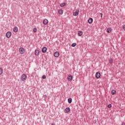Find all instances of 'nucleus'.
I'll return each mask as SVG.
<instances>
[{"label":"nucleus","instance_id":"obj_2","mask_svg":"<svg viewBox=\"0 0 125 125\" xmlns=\"http://www.w3.org/2000/svg\"><path fill=\"white\" fill-rule=\"evenodd\" d=\"M21 80L22 81V82H25L27 80V76L25 74H23L21 76Z\"/></svg>","mask_w":125,"mask_h":125},{"label":"nucleus","instance_id":"obj_5","mask_svg":"<svg viewBox=\"0 0 125 125\" xmlns=\"http://www.w3.org/2000/svg\"><path fill=\"white\" fill-rule=\"evenodd\" d=\"M43 24H44V25H47L48 24V20H47L46 19H45L43 21Z\"/></svg>","mask_w":125,"mask_h":125},{"label":"nucleus","instance_id":"obj_1","mask_svg":"<svg viewBox=\"0 0 125 125\" xmlns=\"http://www.w3.org/2000/svg\"><path fill=\"white\" fill-rule=\"evenodd\" d=\"M79 13H80V10L77 9L73 11V16H78L79 15Z\"/></svg>","mask_w":125,"mask_h":125},{"label":"nucleus","instance_id":"obj_25","mask_svg":"<svg viewBox=\"0 0 125 125\" xmlns=\"http://www.w3.org/2000/svg\"><path fill=\"white\" fill-rule=\"evenodd\" d=\"M112 107V104H109L107 105V108H111Z\"/></svg>","mask_w":125,"mask_h":125},{"label":"nucleus","instance_id":"obj_9","mask_svg":"<svg viewBox=\"0 0 125 125\" xmlns=\"http://www.w3.org/2000/svg\"><path fill=\"white\" fill-rule=\"evenodd\" d=\"M13 32H14L15 33H17V32H18V27H17V26H15L14 27Z\"/></svg>","mask_w":125,"mask_h":125},{"label":"nucleus","instance_id":"obj_29","mask_svg":"<svg viewBox=\"0 0 125 125\" xmlns=\"http://www.w3.org/2000/svg\"><path fill=\"white\" fill-rule=\"evenodd\" d=\"M51 125H55V124H52Z\"/></svg>","mask_w":125,"mask_h":125},{"label":"nucleus","instance_id":"obj_17","mask_svg":"<svg viewBox=\"0 0 125 125\" xmlns=\"http://www.w3.org/2000/svg\"><path fill=\"white\" fill-rule=\"evenodd\" d=\"M59 14H60L61 15H62V14H63V10H60L58 11Z\"/></svg>","mask_w":125,"mask_h":125},{"label":"nucleus","instance_id":"obj_20","mask_svg":"<svg viewBox=\"0 0 125 125\" xmlns=\"http://www.w3.org/2000/svg\"><path fill=\"white\" fill-rule=\"evenodd\" d=\"M109 62L110 64H112L113 63V59H109Z\"/></svg>","mask_w":125,"mask_h":125},{"label":"nucleus","instance_id":"obj_10","mask_svg":"<svg viewBox=\"0 0 125 125\" xmlns=\"http://www.w3.org/2000/svg\"><path fill=\"white\" fill-rule=\"evenodd\" d=\"M35 55L38 56L40 55V50H35Z\"/></svg>","mask_w":125,"mask_h":125},{"label":"nucleus","instance_id":"obj_14","mask_svg":"<svg viewBox=\"0 0 125 125\" xmlns=\"http://www.w3.org/2000/svg\"><path fill=\"white\" fill-rule=\"evenodd\" d=\"M78 36H79L80 37L83 36V31H79L78 32Z\"/></svg>","mask_w":125,"mask_h":125},{"label":"nucleus","instance_id":"obj_6","mask_svg":"<svg viewBox=\"0 0 125 125\" xmlns=\"http://www.w3.org/2000/svg\"><path fill=\"white\" fill-rule=\"evenodd\" d=\"M100 77H101V74H100V73L99 72H97L96 73V78H97V79H99Z\"/></svg>","mask_w":125,"mask_h":125},{"label":"nucleus","instance_id":"obj_27","mask_svg":"<svg viewBox=\"0 0 125 125\" xmlns=\"http://www.w3.org/2000/svg\"><path fill=\"white\" fill-rule=\"evenodd\" d=\"M123 29L124 30V31H125V25H124L123 26Z\"/></svg>","mask_w":125,"mask_h":125},{"label":"nucleus","instance_id":"obj_18","mask_svg":"<svg viewBox=\"0 0 125 125\" xmlns=\"http://www.w3.org/2000/svg\"><path fill=\"white\" fill-rule=\"evenodd\" d=\"M68 102L69 103V104H71V103H72V98H69L68 99Z\"/></svg>","mask_w":125,"mask_h":125},{"label":"nucleus","instance_id":"obj_26","mask_svg":"<svg viewBox=\"0 0 125 125\" xmlns=\"http://www.w3.org/2000/svg\"><path fill=\"white\" fill-rule=\"evenodd\" d=\"M100 14H101V17L102 18V17H103V14L100 13Z\"/></svg>","mask_w":125,"mask_h":125},{"label":"nucleus","instance_id":"obj_4","mask_svg":"<svg viewBox=\"0 0 125 125\" xmlns=\"http://www.w3.org/2000/svg\"><path fill=\"white\" fill-rule=\"evenodd\" d=\"M6 37L8 39H9V38L11 37V32L9 31L7 32V33L6 34Z\"/></svg>","mask_w":125,"mask_h":125},{"label":"nucleus","instance_id":"obj_24","mask_svg":"<svg viewBox=\"0 0 125 125\" xmlns=\"http://www.w3.org/2000/svg\"><path fill=\"white\" fill-rule=\"evenodd\" d=\"M42 79H43V80H45V79H46V76L45 75H43L42 77Z\"/></svg>","mask_w":125,"mask_h":125},{"label":"nucleus","instance_id":"obj_12","mask_svg":"<svg viewBox=\"0 0 125 125\" xmlns=\"http://www.w3.org/2000/svg\"><path fill=\"white\" fill-rule=\"evenodd\" d=\"M107 32L108 33H110L112 32V28H111L110 27H109L106 30Z\"/></svg>","mask_w":125,"mask_h":125},{"label":"nucleus","instance_id":"obj_23","mask_svg":"<svg viewBox=\"0 0 125 125\" xmlns=\"http://www.w3.org/2000/svg\"><path fill=\"white\" fill-rule=\"evenodd\" d=\"M37 29L36 28H33V32H34L35 33H37Z\"/></svg>","mask_w":125,"mask_h":125},{"label":"nucleus","instance_id":"obj_15","mask_svg":"<svg viewBox=\"0 0 125 125\" xmlns=\"http://www.w3.org/2000/svg\"><path fill=\"white\" fill-rule=\"evenodd\" d=\"M42 51L43 53H45L46 52V47H43Z\"/></svg>","mask_w":125,"mask_h":125},{"label":"nucleus","instance_id":"obj_3","mask_svg":"<svg viewBox=\"0 0 125 125\" xmlns=\"http://www.w3.org/2000/svg\"><path fill=\"white\" fill-rule=\"evenodd\" d=\"M20 50V52L21 54H24V52H25V49H24V48H20L19 49Z\"/></svg>","mask_w":125,"mask_h":125},{"label":"nucleus","instance_id":"obj_7","mask_svg":"<svg viewBox=\"0 0 125 125\" xmlns=\"http://www.w3.org/2000/svg\"><path fill=\"white\" fill-rule=\"evenodd\" d=\"M59 55H60L59 52L57 51L55 52L54 54V56H55V57H59Z\"/></svg>","mask_w":125,"mask_h":125},{"label":"nucleus","instance_id":"obj_13","mask_svg":"<svg viewBox=\"0 0 125 125\" xmlns=\"http://www.w3.org/2000/svg\"><path fill=\"white\" fill-rule=\"evenodd\" d=\"M88 22L89 24H91L93 22V19L92 18H90L88 21Z\"/></svg>","mask_w":125,"mask_h":125},{"label":"nucleus","instance_id":"obj_21","mask_svg":"<svg viewBox=\"0 0 125 125\" xmlns=\"http://www.w3.org/2000/svg\"><path fill=\"white\" fill-rule=\"evenodd\" d=\"M65 5H66V3H63L61 4V7H64V6H65Z\"/></svg>","mask_w":125,"mask_h":125},{"label":"nucleus","instance_id":"obj_28","mask_svg":"<svg viewBox=\"0 0 125 125\" xmlns=\"http://www.w3.org/2000/svg\"><path fill=\"white\" fill-rule=\"evenodd\" d=\"M122 125H125V123H122Z\"/></svg>","mask_w":125,"mask_h":125},{"label":"nucleus","instance_id":"obj_16","mask_svg":"<svg viewBox=\"0 0 125 125\" xmlns=\"http://www.w3.org/2000/svg\"><path fill=\"white\" fill-rule=\"evenodd\" d=\"M116 93H117V91H116V90H113L111 91V94H112V95H115V94H116Z\"/></svg>","mask_w":125,"mask_h":125},{"label":"nucleus","instance_id":"obj_22","mask_svg":"<svg viewBox=\"0 0 125 125\" xmlns=\"http://www.w3.org/2000/svg\"><path fill=\"white\" fill-rule=\"evenodd\" d=\"M76 45H77V43H73V44H72L71 46H72V47H75V46H76Z\"/></svg>","mask_w":125,"mask_h":125},{"label":"nucleus","instance_id":"obj_11","mask_svg":"<svg viewBox=\"0 0 125 125\" xmlns=\"http://www.w3.org/2000/svg\"><path fill=\"white\" fill-rule=\"evenodd\" d=\"M70 110H71V109H70L69 107H67V108L65 109L64 112H65V113H69V112H70Z\"/></svg>","mask_w":125,"mask_h":125},{"label":"nucleus","instance_id":"obj_19","mask_svg":"<svg viewBox=\"0 0 125 125\" xmlns=\"http://www.w3.org/2000/svg\"><path fill=\"white\" fill-rule=\"evenodd\" d=\"M3 72V70L2 69V68H0V75H2Z\"/></svg>","mask_w":125,"mask_h":125},{"label":"nucleus","instance_id":"obj_8","mask_svg":"<svg viewBox=\"0 0 125 125\" xmlns=\"http://www.w3.org/2000/svg\"><path fill=\"white\" fill-rule=\"evenodd\" d=\"M67 80L69 81V82H71V81H72L73 80V76L72 75H70V76H68L67 77Z\"/></svg>","mask_w":125,"mask_h":125}]
</instances>
